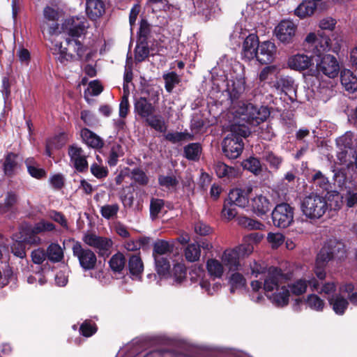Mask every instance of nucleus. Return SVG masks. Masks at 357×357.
Here are the masks:
<instances>
[{
	"label": "nucleus",
	"instance_id": "3c124183",
	"mask_svg": "<svg viewBox=\"0 0 357 357\" xmlns=\"http://www.w3.org/2000/svg\"><path fill=\"white\" fill-rule=\"evenodd\" d=\"M149 52L148 41L137 40L135 50L136 60L138 62L144 61L149 56Z\"/></svg>",
	"mask_w": 357,
	"mask_h": 357
},
{
	"label": "nucleus",
	"instance_id": "dca6fc26",
	"mask_svg": "<svg viewBox=\"0 0 357 357\" xmlns=\"http://www.w3.org/2000/svg\"><path fill=\"white\" fill-rule=\"evenodd\" d=\"M276 52L275 45L269 41H264L259 43L255 58L261 64H268L273 61Z\"/></svg>",
	"mask_w": 357,
	"mask_h": 357
},
{
	"label": "nucleus",
	"instance_id": "39448f33",
	"mask_svg": "<svg viewBox=\"0 0 357 357\" xmlns=\"http://www.w3.org/2000/svg\"><path fill=\"white\" fill-rule=\"evenodd\" d=\"M333 178L342 191H344L345 203L348 208L357 205V179L348 177L343 169L335 170Z\"/></svg>",
	"mask_w": 357,
	"mask_h": 357
},
{
	"label": "nucleus",
	"instance_id": "c756f323",
	"mask_svg": "<svg viewBox=\"0 0 357 357\" xmlns=\"http://www.w3.org/2000/svg\"><path fill=\"white\" fill-rule=\"evenodd\" d=\"M174 245L165 240H158L153 244V257H166L174 251Z\"/></svg>",
	"mask_w": 357,
	"mask_h": 357
},
{
	"label": "nucleus",
	"instance_id": "79ce46f5",
	"mask_svg": "<svg viewBox=\"0 0 357 357\" xmlns=\"http://www.w3.org/2000/svg\"><path fill=\"white\" fill-rule=\"evenodd\" d=\"M35 160L33 158H27L25 160V165L27 167L28 173L33 177L36 179H42L45 178L47 176V173L45 170L43 168H39L36 167Z\"/></svg>",
	"mask_w": 357,
	"mask_h": 357
},
{
	"label": "nucleus",
	"instance_id": "a19ab883",
	"mask_svg": "<svg viewBox=\"0 0 357 357\" xmlns=\"http://www.w3.org/2000/svg\"><path fill=\"white\" fill-rule=\"evenodd\" d=\"M206 268L208 274L214 279L220 278L224 273L222 263L215 259H210L207 261Z\"/></svg>",
	"mask_w": 357,
	"mask_h": 357
},
{
	"label": "nucleus",
	"instance_id": "a18cd8bd",
	"mask_svg": "<svg viewBox=\"0 0 357 357\" xmlns=\"http://www.w3.org/2000/svg\"><path fill=\"white\" fill-rule=\"evenodd\" d=\"M162 78L165 80V90L169 93H172L174 87L181 82V79L177 73L174 71L164 74Z\"/></svg>",
	"mask_w": 357,
	"mask_h": 357
},
{
	"label": "nucleus",
	"instance_id": "72a5a7b5",
	"mask_svg": "<svg viewBox=\"0 0 357 357\" xmlns=\"http://www.w3.org/2000/svg\"><path fill=\"white\" fill-rule=\"evenodd\" d=\"M17 154L13 152L7 153L3 164V169L6 176L12 177L15 174V169L17 166Z\"/></svg>",
	"mask_w": 357,
	"mask_h": 357
},
{
	"label": "nucleus",
	"instance_id": "bb28decb",
	"mask_svg": "<svg viewBox=\"0 0 357 357\" xmlns=\"http://www.w3.org/2000/svg\"><path fill=\"white\" fill-rule=\"evenodd\" d=\"M277 291L273 293L269 298L271 302L277 307H282L289 304L290 292L287 287L283 286L281 289L277 288Z\"/></svg>",
	"mask_w": 357,
	"mask_h": 357
},
{
	"label": "nucleus",
	"instance_id": "c9c22d12",
	"mask_svg": "<svg viewBox=\"0 0 357 357\" xmlns=\"http://www.w3.org/2000/svg\"><path fill=\"white\" fill-rule=\"evenodd\" d=\"M197 8L198 13L204 16L206 20H208L215 11L214 1L213 0L197 1Z\"/></svg>",
	"mask_w": 357,
	"mask_h": 357
},
{
	"label": "nucleus",
	"instance_id": "6e6552de",
	"mask_svg": "<svg viewBox=\"0 0 357 357\" xmlns=\"http://www.w3.org/2000/svg\"><path fill=\"white\" fill-rule=\"evenodd\" d=\"M89 24L84 16H71L66 18L61 24L63 32L70 39L78 38L86 33Z\"/></svg>",
	"mask_w": 357,
	"mask_h": 357
},
{
	"label": "nucleus",
	"instance_id": "0eeeda50",
	"mask_svg": "<svg viewBox=\"0 0 357 357\" xmlns=\"http://www.w3.org/2000/svg\"><path fill=\"white\" fill-rule=\"evenodd\" d=\"M295 208L287 202L276 204L271 213L275 227L285 229L294 222Z\"/></svg>",
	"mask_w": 357,
	"mask_h": 357
},
{
	"label": "nucleus",
	"instance_id": "680f3d73",
	"mask_svg": "<svg viewBox=\"0 0 357 357\" xmlns=\"http://www.w3.org/2000/svg\"><path fill=\"white\" fill-rule=\"evenodd\" d=\"M271 112L267 106H261L259 108L255 106V116L253 117L254 124H259L265 121L270 116Z\"/></svg>",
	"mask_w": 357,
	"mask_h": 357
},
{
	"label": "nucleus",
	"instance_id": "774afa93",
	"mask_svg": "<svg viewBox=\"0 0 357 357\" xmlns=\"http://www.w3.org/2000/svg\"><path fill=\"white\" fill-rule=\"evenodd\" d=\"M119 210V206L117 204H106L101 207L100 213L103 218L109 220L115 216Z\"/></svg>",
	"mask_w": 357,
	"mask_h": 357
},
{
	"label": "nucleus",
	"instance_id": "f257e3e1",
	"mask_svg": "<svg viewBox=\"0 0 357 357\" xmlns=\"http://www.w3.org/2000/svg\"><path fill=\"white\" fill-rule=\"evenodd\" d=\"M250 134V128L244 124H232L230 132L222 143V153L229 160L238 158L244 149L243 139Z\"/></svg>",
	"mask_w": 357,
	"mask_h": 357
},
{
	"label": "nucleus",
	"instance_id": "a211bd4d",
	"mask_svg": "<svg viewBox=\"0 0 357 357\" xmlns=\"http://www.w3.org/2000/svg\"><path fill=\"white\" fill-rule=\"evenodd\" d=\"M213 169L216 176L225 182L231 181L238 174V169L229 166L221 161H217L214 163Z\"/></svg>",
	"mask_w": 357,
	"mask_h": 357
},
{
	"label": "nucleus",
	"instance_id": "e2e57ef3",
	"mask_svg": "<svg viewBox=\"0 0 357 357\" xmlns=\"http://www.w3.org/2000/svg\"><path fill=\"white\" fill-rule=\"evenodd\" d=\"M165 206V201L161 199L152 198L150 202V217L155 220Z\"/></svg>",
	"mask_w": 357,
	"mask_h": 357
},
{
	"label": "nucleus",
	"instance_id": "9b49d317",
	"mask_svg": "<svg viewBox=\"0 0 357 357\" xmlns=\"http://www.w3.org/2000/svg\"><path fill=\"white\" fill-rule=\"evenodd\" d=\"M74 241L73 245V256L78 259L80 266L84 271H90L95 268L97 263V257L94 252L89 248H84L79 241Z\"/></svg>",
	"mask_w": 357,
	"mask_h": 357
},
{
	"label": "nucleus",
	"instance_id": "c03bdc74",
	"mask_svg": "<svg viewBox=\"0 0 357 357\" xmlns=\"http://www.w3.org/2000/svg\"><path fill=\"white\" fill-rule=\"evenodd\" d=\"M47 257L52 262H59L63 258V252L57 243H51L46 250Z\"/></svg>",
	"mask_w": 357,
	"mask_h": 357
},
{
	"label": "nucleus",
	"instance_id": "f704fd0d",
	"mask_svg": "<svg viewBox=\"0 0 357 357\" xmlns=\"http://www.w3.org/2000/svg\"><path fill=\"white\" fill-rule=\"evenodd\" d=\"M126 263L125 256L121 252H118L110 258L109 266L114 273H121L126 266Z\"/></svg>",
	"mask_w": 357,
	"mask_h": 357
},
{
	"label": "nucleus",
	"instance_id": "37998d69",
	"mask_svg": "<svg viewBox=\"0 0 357 357\" xmlns=\"http://www.w3.org/2000/svg\"><path fill=\"white\" fill-rule=\"evenodd\" d=\"M144 121L149 126L158 132H165L167 130V126H166L162 117L160 115H155L153 114L151 117L147 118Z\"/></svg>",
	"mask_w": 357,
	"mask_h": 357
},
{
	"label": "nucleus",
	"instance_id": "cd10ccee",
	"mask_svg": "<svg viewBox=\"0 0 357 357\" xmlns=\"http://www.w3.org/2000/svg\"><path fill=\"white\" fill-rule=\"evenodd\" d=\"M340 81L345 90L353 93L357 90V77L349 70L341 72Z\"/></svg>",
	"mask_w": 357,
	"mask_h": 357
},
{
	"label": "nucleus",
	"instance_id": "338daca9",
	"mask_svg": "<svg viewBox=\"0 0 357 357\" xmlns=\"http://www.w3.org/2000/svg\"><path fill=\"white\" fill-rule=\"evenodd\" d=\"M68 46H73L74 51L76 52L79 59H82L84 56L86 48L78 39H70L69 38L66 40Z\"/></svg>",
	"mask_w": 357,
	"mask_h": 357
},
{
	"label": "nucleus",
	"instance_id": "393cba45",
	"mask_svg": "<svg viewBox=\"0 0 357 357\" xmlns=\"http://www.w3.org/2000/svg\"><path fill=\"white\" fill-rule=\"evenodd\" d=\"M81 137L83 141L91 148L98 149L104 146L103 139L86 128L82 129Z\"/></svg>",
	"mask_w": 357,
	"mask_h": 357
},
{
	"label": "nucleus",
	"instance_id": "13d9d810",
	"mask_svg": "<svg viewBox=\"0 0 357 357\" xmlns=\"http://www.w3.org/2000/svg\"><path fill=\"white\" fill-rule=\"evenodd\" d=\"M98 331L97 325L91 320H85L79 326V333L86 337L93 335Z\"/></svg>",
	"mask_w": 357,
	"mask_h": 357
},
{
	"label": "nucleus",
	"instance_id": "7c9ffc66",
	"mask_svg": "<svg viewBox=\"0 0 357 357\" xmlns=\"http://www.w3.org/2000/svg\"><path fill=\"white\" fill-rule=\"evenodd\" d=\"M202 153V146L199 142H192L183 147V156L188 160L198 161Z\"/></svg>",
	"mask_w": 357,
	"mask_h": 357
},
{
	"label": "nucleus",
	"instance_id": "c85d7f7f",
	"mask_svg": "<svg viewBox=\"0 0 357 357\" xmlns=\"http://www.w3.org/2000/svg\"><path fill=\"white\" fill-rule=\"evenodd\" d=\"M155 271L161 278H167L171 275L170 262L167 257H155L154 259Z\"/></svg>",
	"mask_w": 357,
	"mask_h": 357
},
{
	"label": "nucleus",
	"instance_id": "f03ea898",
	"mask_svg": "<svg viewBox=\"0 0 357 357\" xmlns=\"http://www.w3.org/2000/svg\"><path fill=\"white\" fill-rule=\"evenodd\" d=\"M328 197L322 196L318 192H312L305 196L300 204L303 215L307 219L316 220L320 219L332 204H328Z\"/></svg>",
	"mask_w": 357,
	"mask_h": 357
},
{
	"label": "nucleus",
	"instance_id": "b1692460",
	"mask_svg": "<svg viewBox=\"0 0 357 357\" xmlns=\"http://www.w3.org/2000/svg\"><path fill=\"white\" fill-rule=\"evenodd\" d=\"M231 89L229 90V98L231 105L241 101L240 99L245 90V79L243 77H236L234 79Z\"/></svg>",
	"mask_w": 357,
	"mask_h": 357
},
{
	"label": "nucleus",
	"instance_id": "412c9836",
	"mask_svg": "<svg viewBox=\"0 0 357 357\" xmlns=\"http://www.w3.org/2000/svg\"><path fill=\"white\" fill-rule=\"evenodd\" d=\"M313 65V57L304 54L294 55L289 60V66L290 68L298 71L309 69Z\"/></svg>",
	"mask_w": 357,
	"mask_h": 357
},
{
	"label": "nucleus",
	"instance_id": "58836bf2",
	"mask_svg": "<svg viewBox=\"0 0 357 357\" xmlns=\"http://www.w3.org/2000/svg\"><path fill=\"white\" fill-rule=\"evenodd\" d=\"M316 4L311 1H303L294 10V14L303 19L312 15L316 10Z\"/></svg>",
	"mask_w": 357,
	"mask_h": 357
},
{
	"label": "nucleus",
	"instance_id": "4be33fe9",
	"mask_svg": "<svg viewBox=\"0 0 357 357\" xmlns=\"http://www.w3.org/2000/svg\"><path fill=\"white\" fill-rule=\"evenodd\" d=\"M105 12V6L102 0H86V13L91 20H97Z\"/></svg>",
	"mask_w": 357,
	"mask_h": 357
},
{
	"label": "nucleus",
	"instance_id": "09e8293b",
	"mask_svg": "<svg viewBox=\"0 0 357 357\" xmlns=\"http://www.w3.org/2000/svg\"><path fill=\"white\" fill-rule=\"evenodd\" d=\"M13 241L10 245L11 252L17 257L24 259L26 256V244L22 241L20 238H17L15 235L13 234L12 236Z\"/></svg>",
	"mask_w": 357,
	"mask_h": 357
},
{
	"label": "nucleus",
	"instance_id": "9d476101",
	"mask_svg": "<svg viewBox=\"0 0 357 357\" xmlns=\"http://www.w3.org/2000/svg\"><path fill=\"white\" fill-rule=\"evenodd\" d=\"M297 25L289 20H281L275 27L274 35L284 45L296 44Z\"/></svg>",
	"mask_w": 357,
	"mask_h": 357
},
{
	"label": "nucleus",
	"instance_id": "052dcab7",
	"mask_svg": "<svg viewBox=\"0 0 357 357\" xmlns=\"http://www.w3.org/2000/svg\"><path fill=\"white\" fill-rule=\"evenodd\" d=\"M294 81L289 76H280L276 80L274 86L282 91L286 92L293 89Z\"/></svg>",
	"mask_w": 357,
	"mask_h": 357
},
{
	"label": "nucleus",
	"instance_id": "0e129e2a",
	"mask_svg": "<svg viewBox=\"0 0 357 357\" xmlns=\"http://www.w3.org/2000/svg\"><path fill=\"white\" fill-rule=\"evenodd\" d=\"M243 169L249 170L250 172L257 174L261 171V163L259 159L255 157H250L249 158L242 162Z\"/></svg>",
	"mask_w": 357,
	"mask_h": 357
},
{
	"label": "nucleus",
	"instance_id": "4c0bfd02",
	"mask_svg": "<svg viewBox=\"0 0 357 357\" xmlns=\"http://www.w3.org/2000/svg\"><path fill=\"white\" fill-rule=\"evenodd\" d=\"M238 254L234 248L232 250H227L224 252L222 255V260L224 261L226 266L229 267V269H238L239 264Z\"/></svg>",
	"mask_w": 357,
	"mask_h": 357
},
{
	"label": "nucleus",
	"instance_id": "49530a36",
	"mask_svg": "<svg viewBox=\"0 0 357 357\" xmlns=\"http://www.w3.org/2000/svg\"><path fill=\"white\" fill-rule=\"evenodd\" d=\"M287 289L289 292L295 296H301L305 294L307 288V281L305 278H301L295 280L294 282L288 284Z\"/></svg>",
	"mask_w": 357,
	"mask_h": 357
},
{
	"label": "nucleus",
	"instance_id": "1a4fd4ad",
	"mask_svg": "<svg viewBox=\"0 0 357 357\" xmlns=\"http://www.w3.org/2000/svg\"><path fill=\"white\" fill-rule=\"evenodd\" d=\"M82 241L90 247L94 248L100 257L105 259L112 253L113 242L112 239L97 236L93 233H86L84 235Z\"/></svg>",
	"mask_w": 357,
	"mask_h": 357
},
{
	"label": "nucleus",
	"instance_id": "f8f14e48",
	"mask_svg": "<svg viewBox=\"0 0 357 357\" xmlns=\"http://www.w3.org/2000/svg\"><path fill=\"white\" fill-rule=\"evenodd\" d=\"M20 200V197L17 192L7 191L5 193L3 202L0 203V215L8 214L10 218L15 217L19 212Z\"/></svg>",
	"mask_w": 357,
	"mask_h": 357
},
{
	"label": "nucleus",
	"instance_id": "69168bd1",
	"mask_svg": "<svg viewBox=\"0 0 357 357\" xmlns=\"http://www.w3.org/2000/svg\"><path fill=\"white\" fill-rule=\"evenodd\" d=\"M158 183L160 186L166 188H174L178 184V180L174 175L164 176L160 175L158 176Z\"/></svg>",
	"mask_w": 357,
	"mask_h": 357
},
{
	"label": "nucleus",
	"instance_id": "864d4df0",
	"mask_svg": "<svg viewBox=\"0 0 357 357\" xmlns=\"http://www.w3.org/2000/svg\"><path fill=\"white\" fill-rule=\"evenodd\" d=\"M305 302L312 310L317 312L323 311L325 306L324 301L314 294H309Z\"/></svg>",
	"mask_w": 357,
	"mask_h": 357
},
{
	"label": "nucleus",
	"instance_id": "7ed1b4c3",
	"mask_svg": "<svg viewBox=\"0 0 357 357\" xmlns=\"http://www.w3.org/2000/svg\"><path fill=\"white\" fill-rule=\"evenodd\" d=\"M335 24V20L331 17L321 20L319 22L321 30L317 31V33L313 32L308 33L304 40L303 46L307 48L314 47V50L319 53L329 51L331 47V40L325 31H332Z\"/></svg>",
	"mask_w": 357,
	"mask_h": 357
},
{
	"label": "nucleus",
	"instance_id": "5fc2aeb1",
	"mask_svg": "<svg viewBox=\"0 0 357 357\" xmlns=\"http://www.w3.org/2000/svg\"><path fill=\"white\" fill-rule=\"evenodd\" d=\"M130 178L139 185H146L149 183V178L143 169L139 167L134 168L130 172Z\"/></svg>",
	"mask_w": 357,
	"mask_h": 357
},
{
	"label": "nucleus",
	"instance_id": "f3484780",
	"mask_svg": "<svg viewBox=\"0 0 357 357\" xmlns=\"http://www.w3.org/2000/svg\"><path fill=\"white\" fill-rule=\"evenodd\" d=\"M134 112L144 121L155 112V107L145 97H139L134 102Z\"/></svg>",
	"mask_w": 357,
	"mask_h": 357
},
{
	"label": "nucleus",
	"instance_id": "20e7f679",
	"mask_svg": "<svg viewBox=\"0 0 357 357\" xmlns=\"http://www.w3.org/2000/svg\"><path fill=\"white\" fill-rule=\"evenodd\" d=\"M312 50L318 59H316L317 62L315 69H310V75L312 76L317 77L320 73L330 77L335 78L340 73V65L336 57L331 54H324L326 51L321 52L320 53L317 52L314 47L309 48Z\"/></svg>",
	"mask_w": 357,
	"mask_h": 357
},
{
	"label": "nucleus",
	"instance_id": "473e14b6",
	"mask_svg": "<svg viewBox=\"0 0 357 357\" xmlns=\"http://www.w3.org/2000/svg\"><path fill=\"white\" fill-rule=\"evenodd\" d=\"M325 244L329 250H331V252L333 253L334 257H337L341 258L344 257L346 250L345 245L342 241L336 238H331L328 240Z\"/></svg>",
	"mask_w": 357,
	"mask_h": 357
},
{
	"label": "nucleus",
	"instance_id": "6e6d98bb",
	"mask_svg": "<svg viewBox=\"0 0 357 357\" xmlns=\"http://www.w3.org/2000/svg\"><path fill=\"white\" fill-rule=\"evenodd\" d=\"M169 277H172L177 284H181L186 278L185 265L179 263L174 264Z\"/></svg>",
	"mask_w": 357,
	"mask_h": 357
},
{
	"label": "nucleus",
	"instance_id": "4d7b16f0",
	"mask_svg": "<svg viewBox=\"0 0 357 357\" xmlns=\"http://www.w3.org/2000/svg\"><path fill=\"white\" fill-rule=\"evenodd\" d=\"M151 32V26L146 19L142 18L137 31V40L148 41Z\"/></svg>",
	"mask_w": 357,
	"mask_h": 357
},
{
	"label": "nucleus",
	"instance_id": "6ab92c4d",
	"mask_svg": "<svg viewBox=\"0 0 357 357\" xmlns=\"http://www.w3.org/2000/svg\"><path fill=\"white\" fill-rule=\"evenodd\" d=\"M235 113L239 117L248 123L254 124L253 117L255 116V105L252 103L239 101L232 105Z\"/></svg>",
	"mask_w": 357,
	"mask_h": 357
},
{
	"label": "nucleus",
	"instance_id": "bf43d9fd",
	"mask_svg": "<svg viewBox=\"0 0 357 357\" xmlns=\"http://www.w3.org/2000/svg\"><path fill=\"white\" fill-rule=\"evenodd\" d=\"M201 251L199 245L191 243L189 244L185 250V257L188 261L195 262L198 261L200 257Z\"/></svg>",
	"mask_w": 357,
	"mask_h": 357
},
{
	"label": "nucleus",
	"instance_id": "2eb2a0df",
	"mask_svg": "<svg viewBox=\"0 0 357 357\" xmlns=\"http://www.w3.org/2000/svg\"><path fill=\"white\" fill-rule=\"evenodd\" d=\"M259 45V37L256 33H250L244 40L242 46V59L251 61L257 56Z\"/></svg>",
	"mask_w": 357,
	"mask_h": 357
},
{
	"label": "nucleus",
	"instance_id": "4468645a",
	"mask_svg": "<svg viewBox=\"0 0 357 357\" xmlns=\"http://www.w3.org/2000/svg\"><path fill=\"white\" fill-rule=\"evenodd\" d=\"M252 191V188L251 186H247L244 188H236L230 190L227 199L230 204L244 208L249 203V195Z\"/></svg>",
	"mask_w": 357,
	"mask_h": 357
},
{
	"label": "nucleus",
	"instance_id": "aec40b11",
	"mask_svg": "<svg viewBox=\"0 0 357 357\" xmlns=\"http://www.w3.org/2000/svg\"><path fill=\"white\" fill-rule=\"evenodd\" d=\"M250 206L252 212L260 218L266 215L272 206L269 199L262 195H257L252 198Z\"/></svg>",
	"mask_w": 357,
	"mask_h": 357
},
{
	"label": "nucleus",
	"instance_id": "423d86ee",
	"mask_svg": "<svg viewBox=\"0 0 357 357\" xmlns=\"http://www.w3.org/2000/svg\"><path fill=\"white\" fill-rule=\"evenodd\" d=\"M309 182L312 183L313 187L316 188L318 191H326L328 199L329 201L334 200L335 204L333 209L340 208V204L339 203L340 198H342L340 196L339 192L336 190H330L331 188V184L328 178L320 170L313 169L312 173L309 178Z\"/></svg>",
	"mask_w": 357,
	"mask_h": 357
},
{
	"label": "nucleus",
	"instance_id": "8fccbe9b",
	"mask_svg": "<svg viewBox=\"0 0 357 357\" xmlns=\"http://www.w3.org/2000/svg\"><path fill=\"white\" fill-rule=\"evenodd\" d=\"M263 159L269 165L271 169L278 170L283 162L281 156L277 155L271 151H266L263 153Z\"/></svg>",
	"mask_w": 357,
	"mask_h": 357
},
{
	"label": "nucleus",
	"instance_id": "5701e85b",
	"mask_svg": "<svg viewBox=\"0 0 357 357\" xmlns=\"http://www.w3.org/2000/svg\"><path fill=\"white\" fill-rule=\"evenodd\" d=\"M35 225L33 227H24L18 233L14 234L17 238L22 240L26 245H38L40 238L38 236Z\"/></svg>",
	"mask_w": 357,
	"mask_h": 357
},
{
	"label": "nucleus",
	"instance_id": "ddd939ff",
	"mask_svg": "<svg viewBox=\"0 0 357 357\" xmlns=\"http://www.w3.org/2000/svg\"><path fill=\"white\" fill-rule=\"evenodd\" d=\"M287 279V274L280 268L270 266L268 268L264 279V289L267 292L273 291L275 289L278 288L280 282Z\"/></svg>",
	"mask_w": 357,
	"mask_h": 357
},
{
	"label": "nucleus",
	"instance_id": "603ef678",
	"mask_svg": "<svg viewBox=\"0 0 357 357\" xmlns=\"http://www.w3.org/2000/svg\"><path fill=\"white\" fill-rule=\"evenodd\" d=\"M334 258L333 253L331 252V250L324 244L317 254L316 262L318 266H326L327 264Z\"/></svg>",
	"mask_w": 357,
	"mask_h": 357
},
{
	"label": "nucleus",
	"instance_id": "2f4dec72",
	"mask_svg": "<svg viewBox=\"0 0 357 357\" xmlns=\"http://www.w3.org/2000/svg\"><path fill=\"white\" fill-rule=\"evenodd\" d=\"M238 224L248 230H264L266 227L264 224L259 220L243 215L238 217Z\"/></svg>",
	"mask_w": 357,
	"mask_h": 357
},
{
	"label": "nucleus",
	"instance_id": "e433bc0d",
	"mask_svg": "<svg viewBox=\"0 0 357 357\" xmlns=\"http://www.w3.org/2000/svg\"><path fill=\"white\" fill-rule=\"evenodd\" d=\"M128 269L132 275L136 277L141 276L144 271V264L139 256L133 255L130 257Z\"/></svg>",
	"mask_w": 357,
	"mask_h": 357
},
{
	"label": "nucleus",
	"instance_id": "a878e982",
	"mask_svg": "<svg viewBox=\"0 0 357 357\" xmlns=\"http://www.w3.org/2000/svg\"><path fill=\"white\" fill-rule=\"evenodd\" d=\"M328 301L333 310L337 315H343L349 305V301L340 294L333 295L328 298Z\"/></svg>",
	"mask_w": 357,
	"mask_h": 357
},
{
	"label": "nucleus",
	"instance_id": "ea45409f",
	"mask_svg": "<svg viewBox=\"0 0 357 357\" xmlns=\"http://www.w3.org/2000/svg\"><path fill=\"white\" fill-rule=\"evenodd\" d=\"M124 155L122 146L116 142L111 144V149L107 157V164L110 167H114L117 165L119 158Z\"/></svg>",
	"mask_w": 357,
	"mask_h": 357
},
{
	"label": "nucleus",
	"instance_id": "de8ad7c7",
	"mask_svg": "<svg viewBox=\"0 0 357 357\" xmlns=\"http://www.w3.org/2000/svg\"><path fill=\"white\" fill-rule=\"evenodd\" d=\"M165 138L166 140L176 144L183 141L193 140L195 136L185 130L184 132H168L165 135Z\"/></svg>",
	"mask_w": 357,
	"mask_h": 357
}]
</instances>
